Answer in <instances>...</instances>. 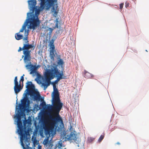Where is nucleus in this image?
Segmentation results:
<instances>
[{
    "instance_id": "15",
    "label": "nucleus",
    "mask_w": 149,
    "mask_h": 149,
    "mask_svg": "<svg viewBox=\"0 0 149 149\" xmlns=\"http://www.w3.org/2000/svg\"><path fill=\"white\" fill-rule=\"evenodd\" d=\"M54 40L53 39L51 40L49 43V46H50V49L51 50L55 49V46L54 45Z\"/></svg>"
},
{
    "instance_id": "36",
    "label": "nucleus",
    "mask_w": 149,
    "mask_h": 149,
    "mask_svg": "<svg viewBox=\"0 0 149 149\" xmlns=\"http://www.w3.org/2000/svg\"><path fill=\"white\" fill-rule=\"evenodd\" d=\"M38 149H42V146L40 144L38 146Z\"/></svg>"
},
{
    "instance_id": "19",
    "label": "nucleus",
    "mask_w": 149,
    "mask_h": 149,
    "mask_svg": "<svg viewBox=\"0 0 149 149\" xmlns=\"http://www.w3.org/2000/svg\"><path fill=\"white\" fill-rule=\"evenodd\" d=\"M28 23H29V21H27V20H26V21L24 23L22 26V28L24 30H25V31L26 30V27Z\"/></svg>"
},
{
    "instance_id": "26",
    "label": "nucleus",
    "mask_w": 149,
    "mask_h": 149,
    "mask_svg": "<svg viewBox=\"0 0 149 149\" xmlns=\"http://www.w3.org/2000/svg\"><path fill=\"white\" fill-rule=\"evenodd\" d=\"M57 77V78L56 80L54 83H53V85L54 84H55H55L57 83L58 81H59L61 79H62V78L61 77Z\"/></svg>"
},
{
    "instance_id": "38",
    "label": "nucleus",
    "mask_w": 149,
    "mask_h": 149,
    "mask_svg": "<svg viewBox=\"0 0 149 149\" xmlns=\"http://www.w3.org/2000/svg\"><path fill=\"white\" fill-rule=\"evenodd\" d=\"M28 142V140L27 139H26L25 140V143H26V142Z\"/></svg>"
},
{
    "instance_id": "17",
    "label": "nucleus",
    "mask_w": 149,
    "mask_h": 149,
    "mask_svg": "<svg viewBox=\"0 0 149 149\" xmlns=\"http://www.w3.org/2000/svg\"><path fill=\"white\" fill-rule=\"evenodd\" d=\"M25 37L23 38V40H26V41H29L28 40V36L29 34V30H25Z\"/></svg>"
},
{
    "instance_id": "13",
    "label": "nucleus",
    "mask_w": 149,
    "mask_h": 149,
    "mask_svg": "<svg viewBox=\"0 0 149 149\" xmlns=\"http://www.w3.org/2000/svg\"><path fill=\"white\" fill-rule=\"evenodd\" d=\"M14 88L15 93L17 94L20 91L22 88L21 87V84L19 83L18 86H15Z\"/></svg>"
},
{
    "instance_id": "1",
    "label": "nucleus",
    "mask_w": 149,
    "mask_h": 149,
    "mask_svg": "<svg viewBox=\"0 0 149 149\" xmlns=\"http://www.w3.org/2000/svg\"><path fill=\"white\" fill-rule=\"evenodd\" d=\"M53 105L51 108L55 113L53 116H49V119L50 121L49 123L45 120L44 121L43 124V128L44 130L45 134L46 135H48L49 136L52 133L54 127L57 123H60L61 124H63L62 118L59 114L63 104L61 102L59 92L55 84H53Z\"/></svg>"
},
{
    "instance_id": "32",
    "label": "nucleus",
    "mask_w": 149,
    "mask_h": 149,
    "mask_svg": "<svg viewBox=\"0 0 149 149\" xmlns=\"http://www.w3.org/2000/svg\"><path fill=\"white\" fill-rule=\"evenodd\" d=\"M62 146V143H59L58 144L57 147L58 148H61Z\"/></svg>"
},
{
    "instance_id": "6",
    "label": "nucleus",
    "mask_w": 149,
    "mask_h": 149,
    "mask_svg": "<svg viewBox=\"0 0 149 149\" xmlns=\"http://www.w3.org/2000/svg\"><path fill=\"white\" fill-rule=\"evenodd\" d=\"M27 15L29 17V16L31 17L26 19V20L29 21V23H30L29 28L31 29L34 30L40 24V21L38 17H37L36 18H35V15L31 13H28Z\"/></svg>"
},
{
    "instance_id": "20",
    "label": "nucleus",
    "mask_w": 149,
    "mask_h": 149,
    "mask_svg": "<svg viewBox=\"0 0 149 149\" xmlns=\"http://www.w3.org/2000/svg\"><path fill=\"white\" fill-rule=\"evenodd\" d=\"M30 61H29V62H30L29 64H27L26 65V67L27 68V69H30L32 67H33V66L32 65H31V62H30ZM29 61L27 62V63H28Z\"/></svg>"
},
{
    "instance_id": "21",
    "label": "nucleus",
    "mask_w": 149,
    "mask_h": 149,
    "mask_svg": "<svg viewBox=\"0 0 149 149\" xmlns=\"http://www.w3.org/2000/svg\"><path fill=\"white\" fill-rule=\"evenodd\" d=\"M37 76L38 78H36L35 79V80L38 83V81H40L39 79L41 77V75L38 73H37Z\"/></svg>"
},
{
    "instance_id": "33",
    "label": "nucleus",
    "mask_w": 149,
    "mask_h": 149,
    "mask_svg": "<svg viewBox=\"0 0 149 149\" xmlns=\"http://www.w3.org/2000/svg\"><path fill=\"white\" fill-rule=\"evenodd\" d=\"M129 3L128 2H126L125 3V7L126 8H127L129 6Z\"/></svg>"
},
{
    "instance_id": "4",
    "label": "nucleus",
    "mask_w": 149,
    "mask_h": 149,
    "mask_svg": "<svg viewBox=\"0 0 149 149\" xmlns=\"http://www.w3.org/2000/svg\"><path fill=\"white\" fill-rule=\"evenodd\" d=\"M17 125L18 128L17 131L18 134L20 136L21 145L23 146H24V144L23 140L26 138V135L25 133L26 132V131H24L23 128L21 116L19 115H18L17 116Z\"/></svg>"
},
{
    "instance_id": "29",
    "label": "nucleus",
    "mask_w": 149,
    "mask_h": 149,
    "mask_svg": "<svg viewBox=\"0 0 149 149\" xmlns=\"http://www.w3.org/2000/svg\"><path fill=\"white\" fill-rule=\"evenodd\" d=\"M24 75L23 74L22 76L21 77L20 80L19 81V83L20 84L21 81H22V82H23L24 81Z\"/></svg>"
},
{
    "instance_id": "24",
    "label": "nucleus",
    "mask_w": 149,
    "mask_h": 149,
    "mask_svg": "<svg viewBox=\"0 0 149 149\" xmlns=\"http://www.w3.org/2000/svg\"><path fill=\"white\" fill-rule=\"evenodd\" d=\"M33 67H34V68H32L31 69V71L30 72V74H33L36 72V67L34 66H33Z\"/></svg>"
},
{
    "instance_id": "23",
    "label": "nucleus",
    "mask_w": 149,
    "mask_h": 149,
    "mask_svg": "<svg viewBox=\"0 0 149 149\" xmlns=\"http://www.w3.org/2000/svg\"><path fill=\"white\" fill-rule=\"evenodd\" d=\"M14 81L15 86H17L19 85L18 82L17 81V76L15 77Z\"/></svg>"
},
{
    "instance_id": "16",
    "label": "nucleus",
    "mask_w": 149,
    "mask_h": 149,
    "mask_svg": "<svg viewBox=\"0 0 149 149\" xmlns=\"http://www.w3.org/2000/svg\"><path fill=\"white\" fill-rule=\"evenodd\" d=\"M57 7H54V6H53L52 8V12L53 13V14L54 15V16L55 17H56V16L57 15L58 12L57 11Z\"/></svg>"
},
{
    "instance_id": "40",
    "label": "nucleus",
    "mask_w": 149,
    "mask_h": 149,
    "mask_svg": "<svg viewBox=\"0 0 149 149\" xmlns=\"http://www.w3.org/2000/svg\"><path fill=\"white\" fill-rule=\"evenodd\" d=\"M72 128V127L71 126V127H70V129Z\"/></svg>"
},
{
    "instance_id": "22",
    "label": "nucleus",
    "mask_w": 149,
    "mask_h": 149,
    "mask_svg": "<svg viewBox=\"0 0 149 149\" xmlns=\"http://www.w3.org/2000/svg\"><path fill=\"white\" fill-rule=\"evenodd\" d=\"M104 135L105 134L104 133H103V134H102L100 136L98 140V141L99 142H101L103 139H104Z\"/></svg>"
},
{
    "instance_id": "39",
    "label": "nucleus",
    "mask_w": 149,
    "mask_h": 149,
    "mask_svg": "<svg viewBox=\"0 0 149 149\" xmlns=\"http://www.w3.org/2000/svg\"><path fill=\"white\" fill-rule=\"evenodd\" d=\"M116 144H118V145H120V143L119 142H117L116 143Z\"/></svg>"
},
{
    "instance_id": "34",
    "label": "nucleus",
    "mask_w": 149,
    "mask_h": 149,
    "mask_svg": "<svg viewBox=\"0 0 149 149\" xmlns=\"http://www.w3.org/2000/svg\"><path fill=\"white\" fill-rule=\"evenodd\" d=\"M41 105L42 107L45 106L46 105L45 102H43L41 104Z\"/></svg>"
},
{
    "instance_id": "27",
    "label": "nucleus",
    "mask_w": 149,
    "mask_h": 149,
    "mask_svg": "<svg viewBox=\"0 0 149 149\" xmlns=\"http://www.w3.org/2000/svg\"><path fill=\"white\" fill-rule=\"evenodd\" d=\"M26 118H25V120L23 121V123L24 126H25L26 125L29 123V121L28 120H26Z\"/></svg>"
},
{
    "instance_id": "2",
    "label": "nucleus",
    "mask_w": 149,
    "mask_h": 149,
    "mask_svg": "<svg viewBox=\"0 0 149 149\" xmlns=\"http://www.w3.org/2000/svg\"><path fill=\"white\" fill-rule=\"evenodd\" d=\"M44 76L45 83H42V84L45 89L51 83L50 80L54 79L55 77H61L62 79L66 78V76L63 74V72L60 73L56 66H54L45 72Z\"/></svg>"
},
{
    "instance_id": "12",
    "label": "nucleus",
    "mask_w": 149,
    "mask_h": 149,
    "mask_svg": "<svg viewBox=\"0 0 149 149\" xmlns=\"http://www.w3.org/2000/svg\"><path fill=\"white\" fill-rule=\"evenodd\" d=\"M84 76L87 78H91L94 77L93 75L91 73L87 71L86 70L84 71L83 74Z\"/></svg>"
},
{
    "instance_id": "3",
    "label": "nucleus",
    "mask_w": 149,
    "mask_h": 149,
    "mask_svg": "<svg viewBox=\"0 0 149 149\" xmlns=\"http://www.w3.org/2000/svg\"><path fill=\"white\" fill-rule=\"evenodd\" d=\"M29 41H25V43L23 45L22 48L20 47L18 50V52L23 50V53L24 55V60L26 63H27V62L31 60V50H29L30 49L33 48L34 50L35 48V46L33 44L30 45L29 43Z\"/></svg>"
},
{
    "instance_id": "35",
    "label": "nucleus",
    "mask_w": 149,
    "mask_h": 149,
    "mask_svg": "<svg viewBox=\"0 0 149 149\" xmlns=\"http://www.w3.org/2000/svg\"><path fill=\"white\" fill-rule=\"evenodd\" d=\"M58 21H57L56 23L55 24V28H58Z\"/></svg>"
},
{
    "instance_id": "5",
    "label": "nucleus",
    "mask_w": 149,
    "mask_h": 149,
    "mask_svg": "<svg viewBox=\"0 0 149 149\" xmlns=\"http://www.w3.org/2000/svg\"><path fill=\"white\" fill-rule=\"evenodd\" d=\"M26 84V87L27 88L26 90H28L31 96H33L35 100H39L41 96L38 91L34 90L35 86L32 84V82L31 81H28Z\"/></svg>"
},
{
    "instance_id": "25",
    "label": "nucleus",
    "mask_w": 149,
    "mask_h": 149,
    "mask_svg": "<svg viewBox=\"0 0 149 149\" xmlns=\"http://www.w3.org/2000/svg\"><path fill=\"white\" fill-rule=\"evenodd\" d=\"M57 64L59 65H63L64 64V62L62 59H60L58 62Z\"/></svg>"
},
{
    "instance_id": "8",
    "label": "nucleus",
    "mask_w": 149,
    "mask_h": 149,
    "mask_svg": "<svg viewBox=\"0 0 149 149\" xmlns=\"http://www.w3.org/2000/svg\"><path fill=\"white\" fill-rule=\"evenodd\" d=\"M30 11H32V13H31V14L33 13L34 11L36 10L35 14L36 15H38L40 13V10L39 9H37L35 7L36 4V0H30L28 1ZM38 16V15H37ZM38 16H37V17Z\"/></svg>"
},
{
    "instance_id": "30",
    "label": "nucleus",
    "mask_w": 149,
    "mask_h": 149,
    "mask_svg": "<svg viewBox=\"0 0 149 149\" xmlns=\"http://www.w3.org/2000/svg\"><path fill=\"white\" fill-rule=\"evenodd\" d=\"M124 3H122L120 4V9L121 10H122V8L123 7Z\"/></svg>"
},
{
    "instance_id": "31",
    "label": "nucleus",
    "mask_w": 149,
    "mask_h": 149,
    "mask_svg": "<svg viewBox=\"0 0 149 149\" xmlns=\"http://www.w3.org/2000/svg\"><path fill=\"white\" fill-rule=\"evenodd\" d=\"M49 33L50 34L52 33L53 30V29L52 28H49Z\"/></svg>"
},
{
    "instance_id": "11",
    "label": "nucleus",
    "mask_w": 149,
    "mask_h": 149,
    "mask_svg": "<svg viewBox=\"0 0 149 149\" xmlns=\"http://www.w3.org/2000/svg\"><path fill=\"white\" fill-rule=\"evenodd\" d=\"M43 143L47 148V149H51L53 146L52 142L49 140V137L44 139Z\"/></svg>"
},
{
    "instance_id": "28",
    "label": "nucleus",
    "mask_w": 149,
    "mask_h": 149,
    "mask_svg": "<svg viewBox=\"0 0 149 149\" xmlns=\"http://www.w3.org/2000/svg\"><path fill=\"white\" fill-rule=\"evenodd\" d=\"M94 138L92 137H89L88 139V141L89 142H92L94 140Z\"/></svg>"
},
{
    "instance_id": "7",
    "label": "nucleus",
    "mask_w": 149,
    "mask_h": 149,
    "mask_svg": "<svg viewBox=\"0 0 149 149\" xmlns=\"http://www.w3.org/2000/svg\"><path fill=\"white\" fill-rule=\"evenodd\" d=\"M40 8L41 10L44 9H49L53 6L55 3H56L58 0H40Z\"/></svg>"
},
{
    "instance_id": "14",
    "label": "nucleus",
    "mask_w": 149,
    "mask_h": 149,
    "mask_svg": "<svg viewBox=\"0 0 149 149\" xmlns=\"http://www.w3.org/2000/svg\"><path fill=\"white\" fill-rule=\"evenodd\" d=\"M56 52L55 49L54 50H50V57L51 59L54 61V57L55 56V53H56Z\"/></svg>"
},
{
    "instance_id": "18",
    "label": "nucleus",
    "mask_w": 149,
    "mask_h": 149,
    "mask_svg": "<svg viewBox=\"0 0 149 149\" xmlns=\"http://www.w3.org/2000/svg\"><path fill=\"white\" fill-rule=\"evenodd\" d=\"M19 33H17L15 35V38L16 40H19L21 39L23 37V36L22 35L19 34Z\"/></svg>"
},
{
    "instance_id": "10",
    "label": "nucleus",
    "mask_w": 149,
    "mask_h": 149,
    "mask_svg": "<svg viewBox=\"0 0 149 149\" xmlns=\"http://www.w3.org/2000/svg\"><path fill=\"white\" fill-rule=\"evenodd\" d=\"M63 138L67 139L68 140L76 141L77 138L75 134L74 133H71L70 135H67V134L65 132L63 133Z\"/></svg>"
},
{
    "instance_id": "37",
    "label": "nucleus",
    "mask_w": 149,
    "mask_h": 149,
    "mask_svg": "<svg viewBox=\"0 0 149 149\" xmlns=\"http://www.w3.org/2000/svg\"><path fill=\"white\" fill-rule=\"evenodd\" d=\"M24 30L23 29H22V28H21V29H20V30L19 31V33H20V32H23V31H24Z\"/></svg>"
},
{
    "instance_id": "9",
    "label": "nucleus",
    "mask_w": 149,
    "mask_h": 149,
    "mask_svg": "<svg viewBox=\"0 0 149 149\" xmlns=\"http://www.w3.org/2000/svg\"><path fill=\"white\" fill-rule=\"evenodd\" d=\"M27 93L25 95V96L23 99L21 100L22 104H19L18 108L16 107V109H19L21 111H22L23 109L25 110L26 108L27 107L26 102L28 100L27 97Z\"/></svg>"
}]
</instances>
